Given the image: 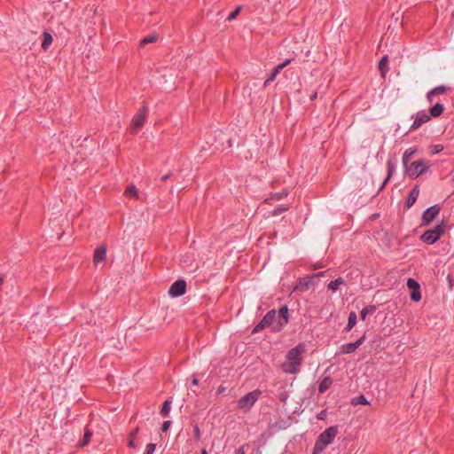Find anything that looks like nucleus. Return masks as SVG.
Here are the masks:
<instances>
[{
    "label": "nucleus",
    "mask_w": 454,
    "mask_h": 454,
    "mask_svg": "<svg viewBox=\"0 0 454 454\" xmlns=\"http://www.w3.org/2000/svg\"><path fill=\"white\" fill-rule=\"evenodd\" d=\"M125 194L128 196H133L135 198H138L137 189L135 185H129L125 190Z\"/></svg>",
    "instance_id": "31"
},
{
    "label": "nucleus",
    "mask_w": 454,
    "mask_h": 454,
    "mask_svg": "<svg viewBox=\"0 0 454 454\" xmlns=\"http://www.w3.org/2000/svg\"><path fill=\"white\" fill-rule=\"evenodd\" d=\"M170 425H171L170 420H165L162 424V428H161L162 432H167L168 430Z\"/></svg>",
    "instance_id": "40"
},
{
    "label": "nucleus",
    "mask_w": 454,
    "mask_h": 454,
    "mask_svg": "<svg viewBox=\"0 0 454 454\" xmlns=\"http://www.w3.org/2000/svg\"><path fill=\"white\" fill-rule=\"evenodd\" d=\"M418 152V148L415 146L409 147L406 149L403 154V167L407 169L408 164L410 160L412 159V157L415 155V153Z\"/></svg>",
    "instance_id": "15"
},
{
    "label": "nucleus",
    "mask_w": 454,
    "mask_h": 454,
    "mask_svg": "<svg viewBox=\"0 0 454 454\" xmlns=\"http://www.w3.org/2000/svg\"><path fill=\"white\" fill-rule=\"evenodd\" d=\"M193 433H194V436H195L196 440H200L201 434H200V427L198 425L193 426Z\"/></svg>",
    "instance_id": "39"
},
{
    "label": "nucleus",
    "mask_w": 454,
    "mask_h": 454,
    "mask_svg": "<svg viewBox=\"0 0 454 454\" xmlns=\"http://www.w3.org/2000/svg\"><path fill=\"white\" fill-rule=\"evenodd\" d=\"M323 266L319 263H317L313 266L314 269H319V268H322Z\"/></svg>",
    "instance_id": "48"
},
{
    "label": "nucleus",
    "mask_w": 454,
    "mask_h": 454,
    "mask_svg": "<svg viewBox=\"0 0 454 454\" xmlns=\"http://www.w3.org/2000/svg\"><path fill=\"white\" fill-rule=\"evenodd\" d=\"M288 307L283 305L278 312L276 309L269 310L262 319L254 327L253 333H259L266 327H270L271 331L278 333L282 331L288 324L289 314Z\"/></svg>",
    "instance_id": "1"
},
{
    "label": "nucleus",
    "mask_w": 454,
    "mask_h": 454,
    "mask_svg": "<svg viewBox=\"0 0 454 454\" xmlns=\"http://www.w3.org/2000/svg\"><path fill=\"white\" fill-rule=\"evenodd\" d=\"M92 432L89 428H85L83 437L81 441H79L77 446L80 448H82L86 445H88L90 442V439L92 437Z\"/></svg>",
    "instance_id": "23"
},
{
    "label": "nucleus",
    "mask_w": 454,
    "mask_h": 454,
    "mask_svg": "<svg viewBox=\"0 0 454 454\" xmlns=\"http://www.w3.org/2000/svg\"><path fill=\"white\" fill-rule=\"evenodd\" d=\"M241 9L242 7L240 5L236 7V9L229 14V16L227 17V20L231 21L235 20L237 16L239 14Z\"/></svg>",
    "instance_id": "34"
},
{
    "label": "nucleus",
    "mask_w": 454,
    "mask_h": 454,
    "mask_svg": "<svg viewBox=\"0 0 454 454\" xmlns=\"http://www.w3.org/2000/svg\"><path fill=\"white\" fill-rule=\"evenodd\" d=\"M135 440H136V437H132V438L129 437V440L128 442V446L129 448L135 449L137 447V443H136Z\"/></svg>",
    "instance_id": "41"
},
{
    "label": "nucleus",
    "mask_w": 454,
    "mask_h": 454,
    "mask_svg": "<svg viewBox=\"0 0 454 454\" xmlns=\"http://www.w3.org/2000/svg\"><path fill=\"white\" fill-rule=\"evenodd\" d=\"M171 176V174L168 173V174H166L164 175L162 177H161V181L162 182H166L169 177Z\"/></svg>",
    "instance_id": "45"
},
{
    "label": "nucleus",
    "mask_w": 454,
    "mask_h": 454,
    "mask_svg": "<svg viewBox=\"0 0 454 454\" xmlns=\"http://www.w3.org/2000/svg\"><path fill=\"white\" fill-rule=\"evenodd\" d=\"M323 417H324V411H321V414L319 415V417H318V418H319L320 419H323Z\"/></svg>",
    "instance_id": "51"
},
{
    "label": "nucleus",
    "mask_w": 454,
    "mask_h": 454,
    "mask_svg": "<svg viewBox=\"0 0 454 454\" xmlns=\"http://www.w3.org/2000/svg\"><path fill=\"white\" fill-rule=\"evenodd\" d=\"M287 195H288V192L286 190L270 193V196L265 200V202L269 203L270 200H280L283 198H286Z\"/></svg>",
    "instance_id": "25"
},
{
    "label": "nucleus",
    "mask_w": 454,
    "mask_h": 454,
    "mask_svg": "<svg viewBox=\"0 0 454 454\" xmlns=\"http://www.w3.org/2000/svg\"><path fill=\"white\" fill-rule=\"evenodd\" d=\"M200 454H208V453H207V451L205 449H203V450H201Z\"/></svg>",
    "instance_id": "50"
},
{
    "label": "nucleus",
    "mask_w": 454,
    "mask_h": 454,
    "mask_svg": "<svg viewBox=\"0 0 454 454\" xmlns=\"http://www.w3.org/2000/svg\"><path fill=\"white\" fill-rule=\"evenodd\" d=\"M443 150V146L442 145H434L433 146V151L431 153L432 155L437 154Z\"/></svg>",
    "instance_id": "38"
},
{
    "label": "nucleus",
    "mask_w": 454,
    "mask_h": 454,
    "mask_svg": "<svg viewBox=\"0 0 454 454\" xmlns=\"http://www.w3.org/2000/svg\"><path fill=\"white\" fill-rule=\"evenodd\" d=\"M365 340V333L356 341L349 342L341 346V352L343 354H351L353 353L358 347H360L364 341Z\"/></svg>",
    "instance_id": "12"
},
{
    "label": "nucleus",
    "mask_w": 454,
    "mask_h": 454,
    "mask_svg": "<svg viewBox=\"0 0 454 454\" xmlns=\"http://www.w3.org/2000/svg\"><path fill=\"white\" fill-rule=\"evenodd\" d=\"M106 258V247L104 246H100L96 248L93 257V262L95 264H98L104 262Z\"/></svg>",
    "instance_id": "14"
},
{
    "label": "nucleus",
    "mask_w": 454,
    "mask_h": 454,
    "mask_svg": "<svg viewBox=\"0 0 454 454\" xmlns=\"http://www.w3.org/2000/svg\"><path fill=\"white\" fill-rule=\"evenodd\" d=\"M317 97V92H314L313 94L310 95V100H314L316 99Z\"/></svg>",
    "instance_id": "47"
},
{
    "label": "nucleus",
    "mask_w": 454,
    "mask_h": 454,
    "mask_svg": "<svg viewBox=\"0 0 454 454\" xmlns=\"http://www.w3.org/2000/svg\"><path fill=\"white\" fill-rule=\"evenodd\" d=\"M323 417H324V411H321V414L319 415V417H318V418H319L320 419H323Z\"/></svg>",
    "instance_id": "53"
},
{
    "label": "nucleus",
    "mask_w": 454,
    "mask_h": 454,
    "mask_svg": "<svg viewBox=\"0 0 454 454\" xmlns=\"http://www.w3.org/2000/svg\"><path fill=\"white\" fill-rule=\"evenodd\" d=\"M430 168V165L427 160L424 159L415 160L411 164L410 168H407L408 174L410 177L411 178H417L422 174L426 173L428 168Z\"/></svg>",
    "instance_id": "6"
},
{
    "label": "nucleus",
    "mask_w": 454,
    "mask_h": 454,
    "mask_svg": "<svg viewBox=\"0 0 454 454\" xmlns=\"http://www.w3.org/2000/svg\"><path fill=\"white\" fill-rule=\"evenodd\" d=\"M281 400H282L283 402H286V396H281Z\"/></svg>",
    "instance_id": "54"
},
{
    "label": "nucleus",
    "mask_w": 454,
    "mask_h": 454,
    "mask_svg": "<svg viewBox=\"0 0 454 454\" xmlns=\"http://www.w3.org/2000/svg\"><path fill=\"white\" fill-rule=\"evenodd\" d=\"M290 63H291V59H287L283 63L277 65L275 67V68L272 70V72L270 73V74L269 75V77L264 82L263 86L266 87L270 84V82H273L276 79L277 75L279 74V72L283 68H285L287 65H289Z\"/></svg>",
    "instance_id": "11"
},
{
    "label": "nucleus",
    "mask_w": 454,
    "mask_h": 454,
    "mask_svg": "<svg viewBox=\"0 0 454 454\" xmlns=\"http://www.w3.org/2000/svg\"><path fill=\"white\" fill-rule=\"evenodd\" d=\"M192 384L194 386L198 385V379L195 375L192 377Z\"/></svg>",
    "instance_id": "46"
},
{
    "label": "nucleus",
    "mask_w": 454,
    "mask_h": 454,
    "mask_svg": "<svg viewBox=\"0 0 454 454\" xmlns=\"http://www.w3.org/2000/svg\"><path fill=\"white\" fill-rule=\"evenodd\" d=\"M148 114V107L147 106H143L138 113L132 118L131 123L133 126V129L131 132L133 134L137 133V130L144 125L146 116Z\"/></svg>",
    "instance_id": "7"
},
{
    "label": "nucleus",
    "mask_w": 454,
    "mask_h": 454,
    "mask_svg": "<svg viewBox=\"0 0 454 454\" xmlns=\"http://www.w3.org/2000/svg\"><path fill=\"white\" fill-rule=\"evenodd\" d=\"M333 380L330 376H325L322 379L318 386V392L323 394L326 392L333 385Z\"/></svg>",
    "instance_id": "18"
},
{
    "label": "nucleus",
    "mask_w": 454,
    "mask_h": 454,
    "mask_svg": "<svg viewBox=\"0 0 454 454\" xmlns=\"http://www.w3.org/2000/svg\"><path fill=\"white\" fill-rule=\"evenodd\" d=\"M262 395L260 389L253 390L242 396L237 403V407L244 413L248 412Z\"/></svg>",
    "instance_id": "5"
},
{
    "label": "nucleus",
    "mask_w": 454,
    "mask_h": 454,
    "mask_svg": "<svg viewBox=\"0 0 454 454\" xmlns=\"http://www.w3.org/2000/svg\"><path fill=\"white\" fill-rule=\"evenodd\" d=\"M288 206H285V205H280L278 207H277L276 208H274L271 212H270V215H280L281 213L285 212V211H287L288 210Z\"/></svg>",
    "instance_id": "32"
},
{
    "label": "nucleus",
    "mask_w": 454,
    "mask_h": 454,
    "mask_svg": "<svg viewBox=\"0 0 454 454\" xmlns=\"http://www.w3.org/2000/svg\"><path fill=\"white\" fill-rule=\"evenodd\" d=\"M156 449V445L154 443H148L146 445V450L145 454H153Z\"/></svg>",
    "instance_id": "37"
},
{
    "label": "nucleus",
    "mask_w": 454,
    "mask_h": 454,
    "mask_svg": "<svg viewBox=\"0 0 454 454\" xmlns=\"http://www.w3.org/2000/svg\"><path fill=\"white\" fill-rule=\"evenodd\" d=\"M351 403L353 405H365L369 404V401L364 395H360L355 398L352 399Z\"/></svg>",
    "instance_id": "26"
},
{
    "label": "nucleus",
    "mask_w": 454,
    "mask_h": 454,
    "mask_svg": "<svg viewBox=\"0 0 454 454\" xmlns=\"http://www.w3.org/2000/svg\"><path fill=\"white\" fill-rule=\"evenodd\" d=\"M446 223L442 221L434 228L426 231L420 237L421 240L427 245H433L437 242L445 232Z\"/></svg>",
    "instance_id": "4"
},
{
    "label": "nucleus",
    "mask_w": 454,
    "mask_h": 454,
    "mask_svg": "<svg viewBox=\"0 0 454 454\" xmlns=\"http://www.w3.org/2000/svg\"><path fill=\"white\" fill-rule=\"evenodd\" d=\"M419 195V189L418 186H415L409 194V197L406 201L407 207H411L417 200Z\"/></svg>",
    "instance_id": "19"
},
{
    "label": "nucleus",
    "mask_w": 454,
    "mask_h": 454,
    "mask_svg": "<svg viewBox=\"0 0 454 454\" xmlns=\"http://www.w3.org/2000/svg\"><path fill=\"white\" fill-rule=\"evenodd\" d=\"M170 409H171V401L166 400L163 403L162 407L160 409V414L163 417H167L169 414Z\"/></svg>",
    "instance_id": "29"
},
{
    "label": "nucleus",
    "mask_w": 454,
    "mask_h": 454,
    "mask_svg": "<svg viewBox=\"0 0 454 454\" xmlns=\"http://www.w3.org/2000/svg\"><path fill=\"white\" fill-rule=\"evenodd\" d=\"M407 286L411 290H417L420 288L419 283L412 278H408Z\"/></svg>",
    "instance_id": "30"
},
{
    "label": "nucleus",
    "mask_w": 454,
    "mask_h": 454,
    "mask_svg": "<svg viewBox=\"0 0 454 454\" xmlns=\"http://www.w3.org/2000/svg\"><path fill=\"white\" fill-rule=\"evenodd\" d=\"M224 391V387H220L218 388V393H223Z\"/></svg>",
    "instance_id": "49"
},
{
    "label": "nucleus",
    "mask_w": 454,
    "mask_h": 454,
    "mask_svg": "<svg viewBox=\"0 0 454 454\" xmlns=\"http://www.w3.org/2000/svg\"><path fill=\"white\" fill-rule=\"evenodd\" d=\"M343 284V280L341 278H338L333 281H331L329 284H328V289L333 291V292H335L338 290V288L340 287V286Z\"/></svg>",
    "instance_id": "27"
},
{
    "label": "nucleus",
    "mask_w": 454,
    "mask_h": 454,
    "mask_svg": "<svg viewBox=\"0 0 454 454\" xmlns=\"http://www.w3.org/2000/svg\"><path fill=\"white\" fill-rule=\"evenodd\" d=\"M449 88L444 85H439L427 93V101L432 104L436 96L443 95L448 91Z\"/></svg>",
    "instance_id": "13"
},
{
    "label": "nucleus",
    "mask_w": 454,
    "mask_h": 454,
    "mask_svg": "<svg viewBox=\"0 0 454 454\" xmlns=\"http://www.w3.org/2000/svg\"><path fill=\"white\" fill-rule=\"evenodd\" d=\"M441 207L438 204L427 207L422 214V223L424 225L430 224L439 215Z\"/></svg>",
    "instance_id": "9"
},
{
    "label": "nucleus",
    "mask_w": 454,
    "mask_h": 454,
    "mask_svg": "<svg viewBox=\"0 0 454 454\" xmlns=\"http://www.w3.org/2000/svg\"><path fill=\"white\" fill-rule=\"evenodd\" d=\"M379 70L382 77H385L388 72V57L384 55L379 62Z\"/></svg>",
    "instance_id": "20"
},
{
    "label": "nucleus",
    "mask_w": 454,
    "mask_h": 454,
    "mask_svg": "<svg viewBox=\"0 0 454 454\" xmlns=\"http://www.w3.org/2000/svg\"><path fill=\"white\" fill-rule=\"evenodd\" d=\"M338 429L336 427H330L322 432L316 441L314 454H317L331 444L336 437Z\"/></svg>",
    "instance_id": "3"
},
{
    "label": "nucleus",
    "mask_w": 454,
    "mask_h": 454,
    "mask_svg": "<svg viewBox=\"0 0 454 454\" xmlns=\"http://www.w3.org/2000/svg\"><path fill=\"white\" fill-rule=\"evenodd\" d=\"M305 351L306 345L304 342H300L288 350L286 360L281 364L282 371L287 374H297L301 371L303 361L302 355Z\"/></svg>",
    "instance_id": "2"
},
{
    "label": "nucleus",
    "mask_w": 454,
    "mask_h": 454,
    "mask_svg": "<svg viewBox=\"0 0 454 454\" xmlns=\"http://www.w3.org/2000/svg\"><path fill=\"white\" fill-rule=\"evenodd\" d=\"M357 321V316L355 311H351L348 315V325L344 329V332L348 333L356 325Z\"/></svg>",
    "instance_id": "22"
},
{
    "label": "nucleus",
    "mask_w": 454,
    "mask_h": 454,
    "mask_svg": "<svg viewBox=\"0 0 454 454\" xmlns=\"http://www.w3.org/2000/svg\"><path fill=\"white\" fill-rule=\"evenodd\" d=\"M186 292V282L184 279L175 281L168 289V294L172 298L179 297Z\"/></svg>",
    "instance_id": "10"
},
{
    "label": "nucleus",
    "mask_w": 454,
    "mask_h": 454,
    "mask_svg": "<svg viewBox=\"0 0 454 454\" xmlns=\"http://www.w3.org/2000/svg\"><path fill=\"white\" fill-rule=\"evenodd\" d=\"M312 279H313V278H311V276L308 277V278H304L301 280H300V285L308 288L312 284Z\"/></svg>",
    "instance_id": "36"
},
{
    "label": "nucleus",
    "mask_w": 454,
    "mask_h": 454,
    "mask_svg": "<svg viewBox=\"0 0 454 454\" xmlns=\"http://www.w3.org/2000/svg\"><path fill=\"white\" fill-rule=\"evenodd\" d=\"M411 299L413 301H420V299H421V292H420V288H419V289H417V290H414V291H411Z\"/></svg>",
    "instance_id": "35"
},
{
    "label": "nucleus",
    "mask_w": 454,
    "mask_h": 454,
    "mask_svg": "<svg viewBox=\"0 0 454 454\" xmlns=\"http://www.w3.org/2000/svg\"><path fill=\"white\" fill-rule=\"evenodd\" d=\"M236 454H246V452H245V447H244V446L239 447V448L237 450Z\"/></svg>",
    "instance_id": "43"
},
{
    "label": "nucleus",
    "mask_w": 454,
    "mask_h": 454,
    "mask_svg": "<svg viewBox=\"0 0 454 454\" xmlns=\"http://www.w3.org/2000/svg\"><path fill=\"white\" fill-rule=\"evenodd\" d=\"M137 432H138V427H136L134 430H132V431L130 432V434H129L130 438H132V437H136V436H137Z\"/></svg>",
    "instance_id": "42"
},
{
    "label": "nucleus",
    "mask_w": 454,
    "mask_h": 454,
    "mask_svg": "<svg viewBox=\"0 0 454 454\" xmlns=\"http://www.w3.org/2000/svg\"><path fill=\"white\" fill-rule=\"evenodd\" d=\"M52 42V35L49 32L44 31L43 33L42 48L46 51L51 45Z\"/></svg>",
    "instance_id": "24"
},
{
    "label": "nucleus",
    "mask_w": 454,
    "mask_h": 454,
    "mask_svg": "<svg viewBox=\"0 0 454 454\" xmlns=\"http://www.w3.org/2000/svg\"><path fill=\"white\" fill-rule=\"evenodd\" d=\"M375 311V307L372 305L366 306L363 308V309L360 312V317L362 320H364L366 318V316L368 314H372Z\"/></svg>",
    "instance_id": "28"
},
{
    "label": "nucleus",
    "mask_w": 454,
    "mask_h": 454,
    "mask_svg": "<svg viewBox=\"0 0 454 454\" xmlns=\"http://www.w3.org/2000/svg\"><path fill=\"white\" fill-rule=\"evenodd\" d=\"M43 316L39 313H36L32 316L31 321L28 324V328L30 331L35 332V326L43 324Z\"/></svg>",
    "instance_id": "21"
},
{
    "label": "nucleus",
    "mask_w": 454,
    "mask_h": 454,
    "mask_svg": "<svg viewBox=\"0 0 454 454\" xmlns=\"http://www.w3.org/2000/svg\"><path fill=\"white\" fill-rule=\"evenodd\" d=\"M323 417H324V411H321V414L319 415V417H318V418H319L320 419H323Z\"/></svg>",
    "instance_id": "52"
},
{
    "label": "nucleus",
    "mask_w": 454,
    "mask_h": 454,
    "mask_svg": "<svg viewBox=\"0 0 454 454\" xmlns=\"http://www.w3.org/2000/svg\"><path fill=\"white\" fill-rule=\"evenodd\" d=\"M413 122L411 125L409 131H414L419 129L423 124L430 121V116L425 110L419 111L417 114L412 115Z\"/></svg>",
    "instance_id": "8"
},
{
    "label": "nucleus",
    "mask_w": 454,
    "mask_h": 454,
    "mask_svg": "<svg viewBox=\"0 0 454 454\" xmlns=\"http://www.w3.org/2000/svg\"><path fill=\"white\" fill-rule=\"evenodd\" d=\"M444 111V105L441 102H436L432 107L429 108L428 115L430 118H437Z\"/></svg>",
    "instance_id": "17"
},
{
    "label": "nucleus",
    "mask_w": 454,
    "mask_h": 454,
    "mask_svg": "<svg viewBox=\"0 0 454 454\" xmlns=\"http://www.w3.org/2000/svg\"><path fill=\"white\" fill-rule=\"evenodd\" d=\"M387 176L385 178V180L383 181L381 186L380 187V191L382 190L385 187V185L387 184V182L389 181V179L393 176L394 172L395 171L396 164H395V162L393 160L389 159L387 161Z\"/></svg>",
    "instance_id": "16"
},
{
    "label": "nucleus",
    "mask_w": 454,
    "mask_h": 454,
    "mask_svg": "<svg viewBox=\"0 0 454 454\" xmlns=\"http://www.w3.org/2000/svg\"><path fill=\"white\" fill-rule=\"evenodd\" d=\"M157 39H158L157 35H150L145 36L144 39H142V41L140 42V44L145 45L147 43H154L157 41Z\"/></svg>",
    "instance_id": "33"
},
{
    "label": "nucleus",
    "mask_w": 454,
    "mask_h": 454,
    "mask_svg": "<svg viewBox=\"0 0 454 454\" xmlns=\"http://www.w3.org/2000/svg\"><path fill=\"white\" fill-rule=\"evenodd\" d=\"M325 275V271H321V272H318L317 274H313L311 275V278H319V277H323Z\"/></svg>",
    "instance_id": "44"
}]
</instances>
